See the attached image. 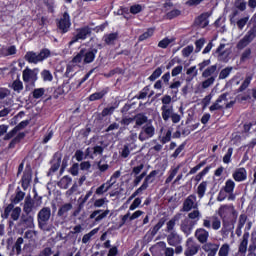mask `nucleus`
<instances>
[{
	"mask_svg": "<svg viewBox=\"0 0 256 256\" xmlns=\"http://www.w3.org/2000/svg\"><path fill=\"white\" fill-rule=\"evenodd\" d=\"M163 74V69H161V67H158L155 69V71L149 76V81H155L157 79H159V77H161V75Z\"/></svg>",
	"mask_w": 256,
	"mask_h": 256,
	"instance_id": "6e6d98bb",
	"label": "nucleus"
},
{
	"mask_svg": "<svg viewBox=\"0 0 256 256\" xmlns=\"http://www.w3.org/2000/svg\"><path fill=\"white\" fill-rule=\"evenodd\" d=\"M35 219L31 214H22L20 218V225L26 227V229H33L35 227Z\"/></svg>",
	"mask_w": 256,
	"mask_h": 256,
	"instance_id": "393cba45",
	"label": "nucleus"
},
{
	"mask_svg": "<svg viewBox=\"0 0 256 256\" xmlns=\"http://www.w3.org/2000/svg\"><path fill=\"white\" fill-rule=\"evenodd\" d=\"M194 237L197 239L198 243L205 245V243L209 241V230L205 227L197 228L195 230Z\"/></svg>",
	"mask_w": 256,
	"mask_h": 256,
	"instance_id": "f3484780",
	"label": "nucleus"
},
{
	"mask_svg": "<svg viewBox=\"0 0 256 256\" xmlns=\"http://www.w3.org/2000/svg\"><path fill=\"white\" fill-rule=\"evenodd\" d=\"M11 96V90L5 87H0V100L7 99Z\"/></svg>",
	"mask_w": 256,
	"mask_h": 256,
	"instance_id": "69168bd1",
	"label": "nucleus"
},
{
	"mask_svg": "<svg viewBox=\"0 0 256 256\" xmlns=\"http://www.w3.org/2000/svg\"><path fill=\"white\" fill-rule=\"evenodd\" d=\"M116 109H117V106H108L104 108L102 112L99 114V119H103V117H108L109 115H113Z\"/></svg>",
	"mask_w": 256,
	"mask_h": 256,
	"instance_id": "37998d69",
	"label": "nucleus"
},
{
	"mask_svg": "<svg viewBox=\"0 0 256 256\" xmlns=\"http://www.w3.org/2000/svg\"><path fill=\"white\" fill-rule=\"evenodd\" d=\"M232 177L238 183H241V181H245L247 179V170L245 168H238L234 171Z\"/></svg>",
	"mask_w": 256,
	"mask_h": 256,
	"instance_id": "c756f323",
	"label": "nucleus"
},
{
	"mask_svg": "<svg viewBox=\"0 0 256 256\" xmlns=\"http://www.w3.org/2000/svg\"><path fill=\"white\" fill-rule=\"evenodd\" d=\"M193 51H195V47H193V45H188L182 49V56L189 57Z\"/></svg>",
	"mask_w": 256,
	"mask_h": 256,
	"instance_id": "338daca9",
	"label": "nucleus"
},
{
	"mask_svg": "<svg viewBox=\"0 0 256 256\" xmlns=\"http://www.w3.org/2000/svg\"><path fill=\"white\" fill-rule=\"evenodd\" d=\"M207 185H208L207 181H202L198 185V187H197V195H198L199 199H203V197H205V193L207 191Z\"/></svg>",
	"mask_w": 256,
	"mask_h": 256,
	"instance_id": "79ce46f5",
	"label": "nucleus"
},
{
	"mask_svg": "<svg viewBox=\"0 0 256 256\" xmlns=\"http://www.w3.org/2000/svg\"><path fill=\"white\" fill-rule=\"evenodd\" d=\"M251 227H253L252 222H248L244 229V234L242 236V239L240 241L239 245V253H247V247L249 245V231L251 230Z\"/></svg>",
	"mask_w": 256,
	"mask_h": 256,
	"instance_id": "ddd939ff",
	"label": "nucleus"
},
{
	"mask_svg": "<svg viewBox=\"0 0 256 256\" xmlns=\"http://www.w3.org/2000/svg\"><path fill=\"white\" fill-rule=\"evenodd\" d=\"M194 25L196 27H200L201 29H205V27L209 25V14L203 13L200 16H198L194 21Z\"/></svg>",
	"mask_w": 256,
	"mask_h": 256,
	"instance_id": "c85d7f7f",
	"label": "nucleus"
},
{
	"mask_svg": "<svg viewBox=\"0 0 256 256\" xmlns=\"http://www.w3.org/2000/svg\"><path fill=\"white\" fill-rule=\"evenodd\" d=\"M57 27L61 33H67L71 27V18L69 13L64 12L61 19L57 20Z\"/></svg>",
	"mask_w": 256,
	"mask_h": 256,
	"instance_id": "2eb2a0df",
	"label": "nucleus"
},
{
	"mask_svg": "<svg viewBox=\"0 0 256 256\" xmlns=\"http://www.w3.org/2000/svg\"><path fill=\"white\" fill-rule=\"evenodd\" d=\"M205 43H207V40L205 38H200L195 41V53H200L201 49H203Z\"/></svg>",
	"mask_w": 256,
	"mask_h": 256,
	"instance_id": "864d4df0",
	"label": "nucleus"
},
{
	"mask_svg": "<svg viewBox=\"0 0 256 256\" xmlns=\"http://www.w3.org/2000/svg\"><path fill=\"white\" fill-rule=\"evenodd\" d=\"M256 37V27L251 28L246 35L242 39H240L236 45L238 51H243L245 47H248L249 44L255 39Z\"/></svg>",
	"mask_w": 256,
	"mask_h": 256,
	"instance_id": "0eeeda50",
	"label": "nucleus"
},
{
	"mask_svg": "<svg viewBox=\"0 0 256 256\" xmlns=\"http://www.w3.org/2000/svg\"><path fill=\"white\" fill-rule=\"evenodd\" d=\"M223 190L225 193H233V191H235V182L231 179L227 180Z\"/></svg>",
	"mask_w": 256,
	"mask_h": 256,
	"instance_id": "09e8293b",
	"label": "nucleus"
},
{
	"mask_svg": "<svg viewBox=\"0 0 256 256\" xmlns=\"http://www.w3.org/2000/svg\"><path fill=\"white\" fill-rule=\"evenodd\" d=\"M248 251L256 253V237H251Z\"/></svg>",
	"mask_w": 256,
	"mask_h": 256,
	"instance_id": "774afa93",
	"label": "nucleus"
},
{
	"mask_svg": "<svg viewBox=\"0 0 256 256\" xmlns=\"http://www.w3.org/2000/svg\"><path fill=\"white\" fill-rule=\"evenodd\" d=\"M71 177L69 176H64L59 182H58V187L60 189H69V186L71 185Z\"/></svg>",
	"mask_w": 256,
	"mask_h": 256,
	"instance_id": "de8ad7c7",
	"label": "nucleus"
},
{
	"mask_svg": "<svg viewBox=\"0 0 256 256\" xmlns=\"http://www.w3.org/2000/svg\"><path fill=\"white\" fill-rule=\"evenodd\" d=\"M97 233H99V228L91 230L89 233L85 234L82 237V243L84 245H87V243L91 241V238L94 237V235H97Z\"/></svg>",
	"mask_w": 256,
	"mask_h": 256,
	"instance_id": "49530a36",
	"label": "nucleus"
},
{
	"mask_svg": "<svg viewBox=\"0 0 256 256\" xmlns=\"http://www.w3.org/2000/svg\"><path fill=\"white\" fill-rule=\"evenodd\" d=\"M109 189H111L109 184H107V183L102 184L101 186H99L96 189V195H103V193H107V191H109Z\"/></svg>",
	"mask_w": 256,
	"mask_h": 256,
	"instance_id": "e2e57ef3",
	"label": "nucleus"
},
{
	"mask_svg": "<svg viewBox=\"0 0 256 256\" xmlns=\"http://www.w3.org/2000/svg\"><path fill=\"white\" fill-rule=\"evenodd\" d=\"M217 214L220 221H222L221 235H229V232L233 231L235 223H237L239 213L233 204H224L219 207Z\"/></svg>",
	"mask_w": 256,
	"mask_h": 256,
	"instance_id": "f257e3e1",
	"label": "nucleus"
},
{
	"mask_svg": "<svg viewBox=\"0 0 256 256\" xmlns=\"http://www.w3.org/2000/svg\"><path fill=\"white\" fill-rule=\"evenodd\" d=\"M225 47H227L226 44H220L215 51L218 61H222L223 63H227L229 61V55H231V49Z\"/></svg>",
	"mask_w": 256,
	"mask_h": 256,
	"instance_id": "dca6fc26",
	"label": "nucleus"
},
{
	"mask_svg": "<svg viewBox=\"0 0 256 256\" xmlns=\"http://www.w3.org/2000/svg\"><path fill=\"white\" fill-rule=\"evenodd\" d=\"M157 175H159V170H153L149 173V175H147L142 183V185L140 187H142V189L144 191H147V189H149V184L153 183V181H155V177H157Z\"/></svg>",
	"mask_w": 256,
	"mask_h": 256,
	"instance_id": "cd10ccee",
	"label": "nucleus"
},
{
	"mask_svg": "<svg viewBox=\"0 0 256 256\" xmlns=\"http://www.w3.org/2000/svg\"><path fill=\"white\" fill-rule=\"evenodd\" d=\"M198 207L199 203H197V196L191 194L183 201L182 211L184 213H189L193 211V209H197Z\"/></svg>",
	"mask_w": 256,
	"mask_h": 256,
	"instance_id": "f8f14e48",
	"label": "nucleus"
},
{
	"mask_svg": "<svg viewBox=\"0 0 256 256\" xmlns=\"http://www.w3.org/2000/svg\"><path fill=\"white\" fill-rule=\"evenodd\" d=\"M19 217H21V207H15L12 210L11 219L13 221H19Z\"/></svg>",
	"mask_w": 256,
	"mask_h": 256,
	"instance_id": "680f3d73",
	"label": "nucleus"
},
{
	"mask_svg": "<svg viewBox=\"0 0 256 256\" xmlns=\"http://www.w3.org/2000/svg\"><path fill=\"white\" fill-rule=\"evenodd\" d=\"M167 243L170 245V247H175V254L181 255L183 253V246H181V243H183V237L179 235L177 232H170L167 235Z\"/></svg>",
	"mask_w": 256,
	"mask_h": 256,
	"instance_id": "39448f33",
	"label": "nucleus"
},
{
	"mask_svg": "<svg viewBox=\"0 0 256 256\" xmlns=\"http://www.w3.org/2000/svg\"><path fill=\"white\" fill-rule=\"evenodd\" d=\"M32 179H33V173L31 171V167L27 166L25 168V171L21 179L22 188L24 189V191H27V189H29V185H31Z\"/></svg>",
	"mask_w": 256,
	"mask_h": 256,
	"instance_id": "aec40b11",
	"label": "nucleus"
},
{
	"mask_svg": "<svg viewBox=\"0 0 256 256\" xmlns=\"http://www.w3.org/2000/svg\"><path fill=\"white\" fill-rule=\"evenodd\" d=\"M117 39H119V33L117 32L105 34L102 38L106 45H115V41H117Z\"/></svg>",
	"mask_w": 256,
	"mask_h": 256,
	"instance_id": "f704fd0d",
	"label": "nucleus"
},
{
	"mask_svg": "<svg viewBox=\"0 0 256 256\" xmlns=\"http://www.w3.org/2000/svg\"><path fill=\"white\" fill-rule=\"evenodd\" d=\"M134 129H139V127H143V125H147L149 118L144 113H138L134 117Z\"/></svg>",
	"mask_w": 256,
	"mask_h": 256,
	"instance_id": "bb28decb",
	"label": "nucleus"
},
{
	"mask_svg": "<svg viewBox=\"0 0 256 256\" xmlns=\"http://www.w3.org/2000/svg\"><path fill=\"white\" fill-rule=\"evenodd\" d=\"M51 221V207H43L37 213V223L39 229L44 233H49L53 230V225H49Z\"/></svg>",
	"mask_w": 256,
	"mask_h": 256,
	"instance_id": "f03ea898",
	"label": "nucleus"
},
{
	"mask_svg": "<svg viewBox=\"0 0 256 256\" xmlns=\"http://www.w3.org/2000/svg\"><path fill=\"white\" fill-rule=\"evenodd\" d=\"M203 79H209L211 77H215L217 79V64L207 67L202 72Z\"/></svg>",
	"mask_w": 256,
	"mask_h": 256,
	"instance_id": "7c9ffc66",
	"label": "nucleus"
},
{
	"mask_svg": "<svg viewBox=\"0 0 256 256\" xmlns=\"http://www.w3.org/2000/svg\"><path fill=\"white\" fill-rule=\"evenodd\" d=\"M182 214H175L167 223H166V233H175V225L181 220Z\"/></svg>",
	"mask_w": 256,
	"mask_h": 256,
	"instance_id": "5701e85b",
	"label": "nucleus"
},
{
	"mask_svg": "<svg viewBox=\"0 0 256 256\" xmlns=\"http://www.w3.org/2000/svg\"><path fill=\"white\" fill-rule=\"evenodd\" d=\"M228 99H227V93L221 94L217 100L215 101V103H213L209 110L210 111H221V109H223V105L224 103H227Z\"/></svg>",
	"mask_w": 256,
	"mask_h": 256,
	"instance_id": "4be33fe9",
	"label": "nucleus"
},
{
	"mask_svg": "<svg viewBox=\"0 0 256 256\" xmlns=\"http://www.w3.org/2000/svg\"><path fill=\"white\" fill-rule=\"evenodd\" d=\"M155 136V126L151 122L142 126L140 133L138 135L139 141H148Z\"/></svg>",
	"mask_w": 256,
	"mask_h": 256,
	"instance_id": "1a4fd4ad",
	"label": "nucleus"
},
{
	"mask_svg": "<svg viewBox=\"0 0 256 256\" xmlns=\"http://www.w3.org/2000/svg\"><path fill=\"white\" fill-rule=\"evenodd\" d=\"M41 77L43 81H49V82L53 81V74H51V71L49 70H43L41 72Z\"/></svg>",
	"mask_w": 256,
	"mask_h": 256,
	"instance_id": "0e129e2a",
	"label": "nucleus"
},
{
	"mask_svg": "<svg viewBox=\"0 0 256 256\" xmlns=\"http://www.w3.org/2000/svg\"><path fill=\"white\" fill-rule=\"evenodd\" d=\"M199 249H201L199 243H197L193 237H190L185 242L184 255L195 256L199 253Z\"/></svg>",
	"mask_w": 256,
	"mask_h": 256,
	"instance_id": "6e6552de",
	"label": "nucleus"
},
{
	"mask_svg": "<svg viewBox=\"0 0 256 256\" xmlns=\"http://www.w3.org/2000/svg\"><path fill=\"white\" fill-rule=\"evenodd\" d=\"M23 243H24L23 237L17 238L16 242L12 247L11 255H20L22 251L21 245H23Z\"/></svg>",
	"mask_w": 256,
	"mask_h": 256,
	"instance_id": "ea45409f",
	"label": "nucleus"
},
{
	"mask_svg": "<svg viewBox=\"0 0 256 256\" xmlns=\"http://www.w3.org/2000/svg\"><path fill=\"white\" fill-rule=\"evenodd\" d=\"M201 217H202L201 211H199V207H198V208H194L193 211L188 213L187 219L192 221L194 225H197V222L200 221Z\"/></svg>",
	"mask_w": 256,
	"mask_h": 256,
	"instance_id": "72a5a7b5",
	"label": "nucleus"
},
{
	"mask_svg": "<svg viewBox=\"0 0 256 256\" xmlns=\"http://www.w3.org/2000/svg\"><path fill=\"white\" fill-rule=\"evenodd\" d=\"M51 56V51L49 49H42L40 53H36L33 51L26 52L24 59L28 63H33L34 65H37V63H41V61H45V59H48V57Z\"/></svg>",
	"mask_w": 256,
	"mask_h": 256,
	"instance_id": "7ed1b4c3",
	"label": "nucleus"
},
{
	"mask_svg": "<svg viewBox=\"0 0 256 256\" xmlns=\"http://www.w3.org/2000/svg\"><path fill=\"white\" fill-rule=\"evenodd\" d=\"M193 227H195V224L189 218H184L180 223V230L186 237H189L193 233Z\"/></svg>",
	"mask_w": 256,
	"mask_h": 256,
	"instance_id": "6ab92c4d",
	"label": "nucleus"
},
{
	"mask_svg": "<svg viewBox=\"0 0 256 256\" xmlns=\"http://www.w3.org/2000/svg\"><path fill=\"white\" fill-rule=\"evenodd\" d=\"M107 93H109V88H105V89L101 90L100 92H95V93L91 94L88 97V100L99 101V100L103 99V97H105L107 95Z\"/></svg>",
	"mask_w": 256,
	"mask_h": 256,
	"instance_id": "58836bf2",
	"label": "nucleus"
},
{
	"mask_svg": "<svg viewBox=\"0 0 256 256\" xmlns=\"http://www.w3.org/2000/svg\"><path fill=\"white\" fill-rule=\"evenodd\" d=\"M215 80V76L206 78L201 84L202 89H209L215 83Z\"/></svg>",
	"mask_w": 256,
	"mask_h": 256,
	"instance_id": "5fc2aeb1",
	"label": "nucleus"
},
{
	"mask_svg": "<svg viewBox=\"0 0 256 256\" xmlns=\"http://www.w3.org/2000/svg\"><path fill=\"white\" fill-rule=\"evenodd\" d=\"M229 251H231L229 244H223L219 249L218 256H229Z\"/></svg>",
	"mask_w": 256,
	"mask_h": 256,
	"instance_id": "4d7b16f0",
	"label": "nucleus"
},
{
	"mask_svg": "<svg viewBox=\"0 0 256 256\" xmlns=\"http://www.w3.org/2000/svg\"><path fill=\"white\" fill-rule=\"evenodd\" d=\"M22 79L26 85V89L29 85L35 87V83H37V80L39 79V68L31 69L26 67L22 72Z\"/></svg>",
	"mask_w": 256,
	"mask_h": 256,
	"instance_id": "20e7f679",
	"label": "nucleus"
},
{
	"mask_svg": "<svg viewBox=\"0 0 256 256\" xmlns=\"http://www.w3.org/2000/svg\"><path fill=\"white\" fill-rule=\"evenodd\" d=\"M163 225H165V219L161 218L158 223L147 232V235H150L151 239H153L155 235L159 233V230L163 227Z\"/></svg>",
	"mask_w": 256,
	"mask_h": 256,
	"instance_id": "e433bc0d",
	"label": "nucleus"
},
{
	"mask_svg": "<svg viewBox=\"0 0 256 256\" xmlns=\"http://www.w3.org/2000/svg\"><path fill=\"white\" fill-rule=\"evenodd\" d=\"M251 53V48L245 49L240 56V63H245V61H249V59H251Z\"/></svg>",
	"mask_w": 256,
	"mask_h": 256,
	"instance_id": "603ef678",
	"label": "nucleus"
},
{
	"mask_svg": "<svg viewBox=\"0 0 256 256\" xmlns=\"http://www.w3.org/2000/svg\"><path fill=\"white\" fill-rule=\"evenodd\" d=\"M42 199H43L42 197H39L38 199L39 202L35 204V200H33L31 196H27L24 200L23 212L26 215H31V213H34L33 211H35L37 207H41Z\"/></svg>",
	"mask_w": 256,
	"mask_h": 256,
	"instance_id": "9b49d317",
	"label": "nucleus"
},
{
	"mask_svg": "<svg viewBox=\"0 0 256 256\" xmlns=\"http://www.w3.org/2000/svg\"><path fill=\"white\" fill-rule=\"evenodd\" d=\"M210 170H211V166L205 167L201 172H199L194 177V181H196V183H199V181H201V179H203V177H205V175H207V173H209Z\"/></svg>",
	"mask_w": 256,
	"mask_h": 256,
	"instance_id": "8fccbe9b",
	"label": "nucleus"
},
{
	"mask_svg": "<svg viewBox=\"0 0 256 256\" xmlns=\"http://www.w3.org/2000/svg\"><path fill=\"white\" fill-rule=\"evenodd\" d=\"M203 251L208 253V256H215L219 251V244L213 242H206L202 246Z\"/></svg>",
	"mask_w": 256,
	"mask_h": 256,
	"instance_id": "b1692460",
	"label": "nucleus"
},
{
	"mask_svg": "<svg viewBox=\"0 0 256 256\" xmlns=\"http://www.w3.org/2000/svg\"><path fill=\"white\" fill-rule=\"evenodd\" d=\"M161 111L163 121H169L173 114L175 113L173 111V106H162Z\"/></svg>",
	"mask_w": 256,
	"mask_h": 256,
	"instance_id": "c9c22d12",
	"label": "nucleus"
},
{
	"mask_svg": "<svg viewBox=\"0 0 256 256\" xmlns=\"http://www.w3.org/2000/svg\"><path fill=\"white\" fill-rule=\"evenodd\" d=\"M109 213H111V211L109 209L107 210H94L90 216L89 219L90 220H94V223H101V221H103V219H106L107 215H109Z\"/></svg>",
	"mask_w": 256,
	"mask_h": 256,
	"instance_id": "a211bd4d",
	"label": "nucleus"
},
{
	"mask_svg": "<svg viewBox=\"0 0 256 256\" xmlns=\"http://www.w3.org/2000/svg\"><path fill=\"white\" fill-rule=\"evenodd\" d=\"M34 99H41L45 95V88H36L32 92Z\"/></svg>",
	"mask_w": 256,
	"mask_h": 256,
	"instance_id": "052dcab7",
	"label": "nucleus"
},
{
	"mask_svg": "<svg viewBox=\"0 0 256 256\" xmlns=\"http://www.w3.org/2000/svg\"><path fill=\"white\" fill-rule=\"evenodd\" d=\"M0 53L2 57H11V55H17V47L15 45L2 46Z\"/></svg>",
	"mask_w": 256,
	"mask_h": 256,
	"instance_id": "2f4dec72",
	"label": "nucleus"
},
{
	"mask_svg": "<svg viewBox=\"0 0 256 256\" xmlns=\"http://www.w3.org/2000/svg\"><path fill=\"white\" fill-rule=\"evenodd\" d=\"M181 169V164L177 165L176 167H173L169 170L168 174L169 176L166 178L165 183L166 185H169L173 179H175V175L179 173V170Z\"/></svg>",
	"mask_w": 256,
	"mask_h": 256,
	"instance_id": "a19ab883",
	"label": "nucleus"
},
{
	"mask_svg": "<svg viewBox=\"0 0 256 256\" xmlns=\"http://www.w3.org/2000/svg\"><path fill=\"white\" fill-rule=\"evenodd\" d=\"M252 80H253V76H251V75L246 76L245 80L239 87L238 91H240V93H242V91H245V89H247V87H249V85H251Z\"/></svg>",
	"mask_w": 256,
	"mask_h": 256,
	"instance_id": "3c124183",
	"label": "nucleus"
},
{
	"mask_svg": "<svg viewBox=\"0 0 256 256\" xmlns=\"http://www.w3.org/2000/svg\"><path fill=\"white\" fill-rule=\"evenodd\" d=\"M164 11L166 12L165 18L166 19H175L176 17H179L181 15V10L175 8L173 6V2L166 1L163 5Z\"/></svg>",
	"mask_w": 256,
	"mask_h": 256,
	"instance_id": "4468645a",
	"label": "nucleus"
},
{
	"mask_svg": "<svg viewBox=\"0 0 256 256\" xmlns=\"http://www.w3.org/2000/svg\"><path fill=\"white\" fill-rule=\"evenodd\" d=\"M248 223H251V221H249V218L247 217V214H240V216L238 218L237 227H236V235H237V237H241V235H243L242 229Z\"/></svg>",
	"mask_w": 256,
	"mask_h": 256,
	"instance_id": "412c9836",
	"label": "nucleus"
},
{
	"mask_svg": "<svg viewBox=\"0 0 256 256\" xmlns=\"http://www.w3.org/2000/svg\"><path fill=\"white\" fill-rule=\"evenodd\" d=\"M202 227L204 229H212V231H219L221 229V218L217 215L206 216L202 220Z\"/></svg>",
	"mask_w": 256,
	"mask_h": 256,
	"instance_id": "423d86ee",
	"label": "nucleus"
},
{
	"mask_svg": "<svg viewBox=\"0 0 256 256\" xmlns=\"http://www.w3.org/2000/svg\"><path fill=\"white\" fill-rule=\"evenodd\" d=\"M95 55H97V49H84V63H93L95 61Z\"/></svg>",
	"mask_w": 256,
	"mask_h": 256,
	"instance_id": "473e14b6",
	"label": "nucleus"
},
{
	"mask_svg": "<svg viewBox=\"0 0 256 256\" xmlns=\"http://www.w3.org/2000/svg\"><path fill=\"white\" fill-rule=\"evenodd\" d=\"M87 37H91V28L89 26H84L76 30V35H74L69 42V45H74L77 41H85Z\"/></svg>",
	"mask_w": 256,
	"mask_h": 256,
	"instance_id": "9d476101",
	"label": "nucleus"
},
{
	"mask_svg": "<svg viewBox=\"0 0 256 256\" xmlns=\"http://www.w3.org/2000/svg\"><path fill=\"white\" fill-rule=\"evenodd\" d=\"M59 167H61V156L55 155L53 164L50 168V173H55L56 171H59Z\"/></svg>",
	"mask_w": 256,
	"mask_h": 256,
	"instance_id": "c03bdc74",
	"label": "nucleus"
},
{
	"mask_svg": "<svg viewBox=\"0 0 256 256\" xmlns=\"http://www.w3.org/2000/svg\"><path fill=\"white\" fill-rule=\"evenodd\" d=\"M186 75H189L188 78H186V81L190 82L199 75V72L197 71V66H192L186 71Z\"/></svg>",
	"mask_w": 256,
	"mask_h": 256,
	"instance_id": "a18cd8bd",
	"label": "nucleus"
},
{
	"mask_svg": "<svg viewBox=\"0 0 256 256\" xmlns=\"http://www.w3.org/2000/svg\"><path fill=\"white\" fill-rule=\"evenodd\" d=\"M73 209V204L71 203H65L62 206L59 207L58 212H57V217L60 219H67L69 217V212Z\"/></svg>",
	"mask_w": 256,
	"mask_h": 256,
	"instance_id": "a878e982",
	"label": "nucleus"
},
{
	"mask_svg": "<svg viewBox=\"0 0 256 256\" xmlns=\"http://www.w3.org/2000/svg\"><path fill=\"white\" fill-rule=\"evenodd\" d=\"M8 87L12 89L15 93H21V91H23L24 89L23 82L21 81V79H19V77L11 84H9Z\"/></svg>",
	"mask_w": 256,
	"mask_h": 256,
	"instance_id": "4c0bfd02",
	"label": "nucleus"
},
{
	"mask_svg": "<svg viewBox=\"0 0 256 256\" xmlns=\"http://www.w3.org/2000/svg\"><path fill=\"white\" fill-rule=\"evenodd\" d=\"M13 209H15V205L13 203L9 204L5 210L4 213L2 214L3 219H9V215L13 213Z\"/></svg>",
	"mask_w": 256,
	"mask_h": 256,
	"instance_id": "13d9d810",
	"label": "nucleus"
},
{
	"mask_svg": "<svg viewBox=\"0 0 256 256\" xmlns=\"http://www.w3.org/2000/svg\"><path fill=\"white\" fill-rule=\"evenodd\" d=\"M231 71H233V67H226L222 69L219 74V79H227V77L231 75Z\"/></svg>",
	"mask_w": 256,
	"mask_h": 256,
	"instance_id": "bf43d9fd",
	"label": "nucleus"
}]
</instances>
